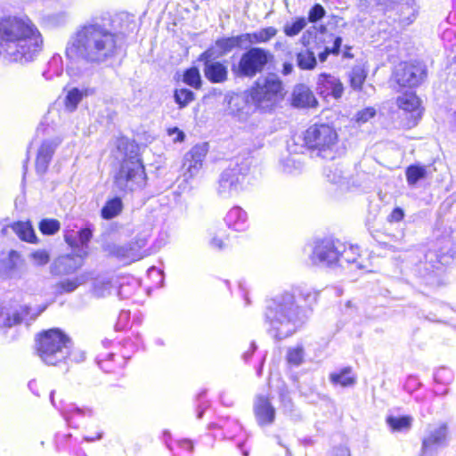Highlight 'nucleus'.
Masks as SVG:
<instances>
[{"instance_id": "c9c22d12", "label": "nucleus", "mask_w": 456, "mask_h": 456, "mask_svg": "<svg viewBox=\"0 0 456 456\" xmlns=\"http://www.w3.org/2000/svg\"><path fill=\"white\" fill-rule=\"evenodd\" d=\"M63 72L62 57L60 54H54L47 64V69L43 72L46 80H51L55 77H60Z\"/></svg>"}, {"instance_id": "aec40b11", "label": "nucleus", "mask_w": 456, "mask_h": 456, "mask_svg": "<svg viewBox=\"0 0 456 456\" xmlns=\"http://www.w3.org/2000/svg\"><path fill=\"white\" fill-rule=\"evenodd\" d=\"M61 142V139L58 137L46 139L42 142L36 157L37 173L43 175L47 171L55 150L60 145Z\"/></svg>"}, {"instance_id": "2f4dec72", "label": "nucleus", "mask_w": 456, "mask_h": 456, "mask_svg": "<svg viewBox=\"0 0 456 456\" xmlns=\"http://www.w3.org/2000/svg\"><path fill=\"white\" fill-rule=\"evenodd\" d=\"M303 157L300 155H289L281 160V168L286 174L297 175L303 170Z\"/></svg>"}, {"instance_id": "e433bc0d", "label": "nucleus", "mask_w": 456, "mask_h": 456, "mask_svg": "<svg viewBox=\"0 0 456 456\" xmlns=\"http://www.w3.org/2000/svg\"><path fill=\"white\" fill-rule=\"evenodd\" d=\"M88 89H79L77 87L69 90L65 97L66 108L70 111L75 110L83 97L88 94Z\"/></svg>"}, {"instance_id": "603ef678", "label": "nucleus", "mask_w": 456, "mask_h": 456, "mask_svg": "<svg viewBox=\"0 0 456 456\" xmlns=\"http://www.w3.org/2000/svg\"><path fill=\"white\" fill-rule=\"evenodd\" d=\"M20 322L19 315L12 316L5 310L0 309V327H12Z\"/></svg>"}, {"instance_id": "2eb2a0df", "label": "nucleus", "mask_w": 456, "mask_h": 456, "mask_svg": "<svg viewBox=\"0 0 456 456\" xmlns=\"http://www.w3.org/2000/svg\"><path fill=\"white\" fill-rule=\"evenodd\" d=\"M419 5L418 0H407L403 3L393 6L387 10L389 18H393L394 21L398 23L402 28H405L412 24L419 15Z\"/></svg>"}, {"instance_id": "423d86ee", "label": "nucleus", "mask_w": 456, "mask_h": 456, "mask_svg": "<svg viewBox=\"0 0 456 456\" xmlns=\"http://www.w3.org/2000/svg\"><path fill=\"white\" fill-rule=\"evenodd\" d=\"M146 184V174L141 159L136 152L131 151L122 161L120 168L114 176V186L123 192L142 190Z\"/></svg>"}, {"instance_id": "864d4df0", "label": "nucleus", "mask_w": 456, "mask_h": 456, "mask_svg": "<svg viewBox=\"0 0 456 456\" xmlns=\"http://www.w3.org/2000/svg\"><path fill=\"white\" fill-rule=\"evenodd\" d=\"M69 20V14L66 12L53 13L47 17L50 25L59 27L65 25Z\"/></svg>"}, {"instance_id": "c85d7f7f", "label": "nucleus", "mask_w": 456, "mask_h": 456, "mask_svg": "<svg viewBox=\"0 0 456 456\" xmlns=\"http://www.w3.org/2000/svg\"><path fill=\"white\" fill-rule=\"evenodd\" d=\"M330 381L335 386L343 387H352L356 382V376L354 374L351 367H345L339 371H334L330 374Z\"/></svg>"}, {"instance_id": "b1692460", "label": "nucleus", "mask_w": 456, "mask_h": 456, "mask_svg": "<svg viewBox=\"0 0 456 456\" xmlns=\"http://www.w3.org/2000/svg\"><path fill=\"white\" fill-rule=\"evenodd\" d=\"M109 252L119 260L126 263L140 260L148 255L145 253H139L131 241L125 245L110 246Z\"/></svg>"}, {"instance_id": "7ed1b4c3", "label": "nucleus", "mask_w": 456, "mask_h": 456, "mask_svg": "<svg viewBox=\"0 0 456 456\" xmlns=\"http://www.w3.org/2000/svg\"><path fill=\"white\" fill-rule=\"evenodd\" d=\"M42 49V35L29 19L14 17L0 22V57L4 61L28 63Z\"/></svg>"}, {"instance_id": "f8f14e48", "label": "nucleus", "mask_w": 456, "mask_h": 456, "mask_svg": "<svg viewBox=\"0 0 456 456\" xmlns=\"http://www.w3.org/2000/svg\"><path fill=\"white\" fill-rule=\"evenodd\" d=\"M448 434V426L445 423L429 426L422 438L421 455H436L439 450L446 446Z\"/></svg>"}, {"instance_id": "39448f33", "label": "nucleus", "mask_w": 456, "mask_h": 456, "mask_svg": "<svg viewBox=\"0 0 456 456\" xmlns=\"http://www.w3.org/2000/svg\"><path fill=\"white\" fill-rule=\"evenodd\" d=\"M251 161L248 158H234L220 174L216 183V193L222 199L237 197L246 188V178Z\"/></svg>"}, {"instance_id": "f704fd0d", "label": "nucleus", "mask_w": 456, "mask_h": 456, "mask_svg": "<svg viewBox=\"0 0 456 456\" xmlns=\"http://www.w3.org/2000/svg\"><path fill=\"white\" fill-rule=\"evenodd\" d=\"M12 229L18 235V237L29 243L37 242V236L34 229L28 222H18L12 225Z\"/></svg>"}, {"instance_id": "13d9d810", "label": "nucleus", "mask_w": 456, "mask_h": 456, "mask_svg": "<svg viewBox=\"0 0 456 456\" xmlns=\"http://www.w3.org/2000/svg\"><path fill=\"white\" fill-rule=\"evenodd\" d=\"M133 245H134L135 248L139 253H145L147 254L146 250L144 249L145 246L148 242V238L146 235L142 236H137L134 240L131 241Z\"/></svg>"}, {"instance_id": "dca6fc26", "label": "nucleus", "mask_w": 456, "mask_h": 456, "mask_svg": "<svg viewBox=\"0 0 456 456\" xmlns=\"http://www.w3.org/2000/svg\"><path fill=\"white\" fill-rule=\"evenodd\" d=\"M342 37L331 33L322 32L314 37V48L321 62L326 61L330 54L338 55L342 45Z\"/></svg>"}, {"instance_id": "bf43d9fd", "label": "nucleus", "mask_w": 456, "mask_h": 456, "mask_svg": "<svg viewBox=\"0 0 456 456\" xmlns=\"http://www.w3.org/2000/svg\"><path fill=\"white\" fill-rule=\"evenodd\" d=\"M209 245L212 248L220 250L224 248L225 243L222 237H220L216 234H213V236L211 237V239L209 240Z\"/></svg>"}, {"instance_id": "37998d69", "label": "nucleus", "mask_w": 456, "mask_h": 456, "mask_svg": "<svg viewBox=\"0 0 456 456\" xmlns=\"http://www.w3.org/2000/svg\"><path fill=\"white\" fill-rule=\"evenodd\" d=\"M367 73L362 66H354L349 74L351 86L357 90L360 89L365 81Z\"/></svg>"}, {"instance_id": "bb28decb", "label": "nucleus", "mask_w": 456, "mask_h": 456, "mask_svg": "<svg viewBox=\"0 0 456 456\" xmlns=\"http://www.w3.org/2000/svg\"><path fill=\"white\" fill-rule=\"evenodd\" d=\"M292 102L296 107H314L317 101L312 91L304 85L297 86L292 94Z\"/></svg>"}, {"instance_id": "20e7f679", "label": "nucleus", "mask_w": 456, "mask_h": 456, "mask_svg": "<svg viewBox=\"0 0 456 456\" xmlns=\"http://www.w3.org/2000/svg\"><path fill=\"white\" fill-rule=\"evenodd\" d=\"M71 339L59 329L41 333L36 340L37 354L46 365L58 366L68 363Z\"/></svg>"}, {"instance_id": "8fccbe9b", "label": "nucleus", "mask_w": 456, "mask_h": 456, "mask_svg": "<svg viewBox=\"0 0 456 456\" xmlns=\"http://www.w3.org/2000/svg\"><path fill=\"white\" fill-rule=\"evenodd\" d=\"M29 257L33 261V264L37 266L45 265L50 261V255L45 249H38V250L33 251L29 255Z\"/></svg>"}, {"instance_id": "de8ad7c7", "label": "nucleus", "mask_w": 456, "mask_h": 456, "mask_svg": "<svg viewBox=\"0 0 456 456\" xmlns=\"http://www.w3.org/2000/svg\"><path fill=\"white\" fill-rule=\"evenodd\" d=\"M61 224L55 219H43L39 224V230L43 234L53 235L60 230Z\"/></svg>"}, {"instance_id": "f3484780", "label": "nucleus", "mask_w": 456, "mask_h": 456, "mask_svg": "<svg viewBox=\"0 0 456 456\" xmlns=\"http://www.w3.org/2000/svg\"><path fill=\"white\" fill-rule=\"evenodd\" d=\"M208 151L207 143L198 144L184 155L182 168L186 180L192 178L199 173Z\"/></svg>"}, {"instance_id": "412c9836", "label": "nucleus", "mask_w": 456, "mask_h": 456, "mask_svg": "<svg viewBox=\"0 0 456 456\" xmlns=\"http://www.w3.org/2000/svg\"><path fill=\"white\" fill-rule=\"evenodd\" d=\"M254 414L259 426H268L275 419V408L270 400L264 395H257L254 402Z\"/></svg>"}, {"instance_id": "0eeeda50", "label": "nucleus", "mask_w": 456, "mask_h": 456, "mask_svg": "<svg viewBox=\"0 0 456 456\" xmlns=\"http://www.w3.org/2000/svg\"><path fill=\"white\" fill-rule=\"evenodd\" d=\"M305 143L308 149L316 151L323 159H333L337 143L338 134L329 125H314L305 133Z\"/></svg>"}, {"instance_id": "4468645a", "label": "nucleus", "mask_w": 456, "mask_h": 456, "mask_svg": "<svg viewBox=\"0 0 456 456\" xmlns=\"http://www.w3.org/2000/svg\"><path fill=\"white\" fill-rule=\"evenodd\" d=\"M396 105L401 110L408 115L407 126L409 127L416 126L423 113L421 101L416 94L413 92H408L398 96L396 99Z\"/></svg>"}, {"instance_id": "a211bd4d", "label": "nucleus", "mask_w": 456, "mask_h": 456, "mask_svg": "<svg viewBox=\"0 0 456 456\" xmlns=\"http://www.w3.org/2000/svg\"><path fill=\"white\" fill-rule=\"evenodd\" d=\"M414 257L419 259V262L415 263L416 273L420 277L432 280L434 278L433 274L439 268L441 262L436 252L428 250L425 253L423 250H418L414 252Z\"/></svg>"}, {"instance_id": "79ce46f5", "label": "nucleus", "mask_w": 456, "mask_h": 456, "mask_svg": "<svg viewBox=\"0 0 456 456\" xmlns=\"http://www.w3.org/2000/svg\"><path fill=\"white\" fill-rule=\"evenodd\" d=\"M324 175L327 180L337 185H343L346 183L344 172L338 167L330 166L325 168Z\"/></svg>"}, {"instance_id": "9d476101", "label": "nucleus", "mask_w": 456, "mask_h": 456, "mask_svg": "<svg viewBox=\"0 0 456 456\" xmlns=\"http://www.w3.org/2000/svg\"><path fill=\"white\" fill-rule=\"evenodd\" d=\"M342 249H344V244L338 240L330 239L317 240L314 242L309 258L313 265L324 267H333L344 258L348 262L354 261L346 256L352 250L342 254Z\"/></svg>"}, {"instance_id": "9b49d317", "label": "nucleus", "mask_w": 456, "mask_h": 456, "mask_svg": "<svg viewBox=\"0 0 456 456\" xmlns=\"http://www.w3.org/2000/svg\"><path fill=\"white\" fill-rule=\"evenodd\" d=\"M393 77L401 87H415L427 77V69L421 62H401L395 67Z\"/></svg>"}, {"instance_id": "6e6d98bb", "label": "nucleus", "mask_w": 456, "mask_h": 456, "mask_svg": "<svg viewBox=\"0 0 456 456\" xmlns=\"http://www.w3.org/2000/svg\"><path fill=\"white\" fill-rule=\"evenodd\" d=\"M349 250H352V251L350 253H348L346 255V256L349 257L350 259H354V261L348 262L344 258L341 261H338L337 265H339L340 266H343L344 263H346L348 265H356V267L361 269L362 265L357 262V257L355 256L356 251H357L356 248L350 247L349 248L346 249V247L344 246V249H342V254H344L346 251H349Z\"/></svg>"}, {"instance_id": "e2e57ef3", "label": "nucleus", "mask_w": 456, "mask_h": 456, "mask_svg": "<svg viewBox=\"0 0 456 456\" xmlns=\"http://www.w3.org/2000/svg\"><path fill=\"white\" fill-rule=\"evenodd\" d=\"M330 456H350L349 450L346 447L335 448Z\"/></svg>"}, {"instance_id": "ea45409f", "label": "nucleus", "mask_w": 456, "mask_h": 456, "mask_svg": "<svg viewBox=\"0 0 456 456\" xmlns=\"http://www.w3.org/2000/svg\"><path fill=\"white\" fill-rule=\"evenodd\" d=\"M86 282L84 275L77 276L72 279H65L56 284V289L60 293H69L74 291L79 285Z\"/></svg>"}, {"instance_id": "6e6552de", "label": "nucleus", "mask_w": 456, "mask_h": 456, "mask_svg": "<svg viewBox=\"0 0 456 456\" xmlns=\"http://www.w3.org/2000/svg\"><path fill=\"white\" fill-rule=\"evenodd\" d=\"M250 96L258 108L269 110L284 96L282 82L274 74L259 77L251 88Z\"/></svg>"}, {"instance_id": "f03ea898", "label": "nucleus", "mask_w": 456, "mask_h": 456, "mask_svg": "<svg viewBox=\"0 0 456 456\" xmlns=\"http://www.w3.org/2000/svg\"><path fill=\"white\" fill-rule=\"evenodd\" d=\"M317 296L316 290L305 285L276 295L265 314L268 333L278 340L293 335L308 319Z\"/></svg>"}, {"instance_id": "052dcab7", "label": "nucleus", "mask_w": 456, "mask_h": 456, "mask_svg": "<svg viewBox=\"0 0 456 456\" xmlns=\"http://www.w3.org/2000/svg\"><path fill=\"white\" fill-rule=\"evenodd\" d=\"M404 216L403 210L400 208H395L390 215L387 216V221L392 222H399L401 221Z\"/></svg>"}, {"instance_id": "69168bd1", "label": "nucleus", "mask_w": 456, "mask_h": 456, "mask_svg": "<svg viewBox=\"0 0 456 456\" xmlns=\"http://www.w3.org/2000/svg\"><path fill=\"white\" fill-rule=\"evenodd\" d=\"M176 134V137L174 138L175 142H183L184 139V134L181 130H179L177 127H175L173 129L169 130V134Z\"/></svg>"}, {"instance_id": "7c9ffc66", "label": "nucleus", "mask_w": 456, "mask_h": 456, "mask_svg": "<svg viewBox=\"0 0 456 456\" xmlns=\"http://www.w3.org/2000/svg\"><path fill=\"white\" fill-rule=\"evenodd\" d=\"M20 261V254L12 250L8 256L0 260V276H13Z\"/></svg>"}, {"instance_id": "338daca9", "label": "nucleus", "mask_w": 456, "mask_h": 456, "mask_svg": "<svg viewBox=\"0 0 456 456\" xmlns=\"http://www.w3.org/2000/svg\"><path fill=\"white\" fill-rule=\"evenodd\" d=\"M239 288L241 290L243 297L245 298L246 305H248L249 304V299L248 297V290H247L246 283L242 282V281H240L239 282Z\"/></svg>"}, {"instance_id": "3c124183", "label": "nucleus", "mask_w": 456, "mask_h": 456, "mask_svg": "<svg viewBox=\"0 0 456 456\" xmlns=\"http://www.w3.org/2000/svg\"><path fill=\"white\" fill-rule=\"evenodd\" d=\"M376 110L372 107L365 108L359 110L355 115V122L358 125H362L370 121L376 116Z\"/></svg>"}, {"instance_id": "f257e3e1", "label": "nucleus", "mask_w": 456, "mask_h": 456, "mask_svg": "<svg viewBox=\"0 0 456 456\" xmlns=\"http://www.w3.org/2000/svg\"><path fill=\"white\" fill-rule=\"evenodd\" d=\"M118 52V35L95 20L80 26L65 48L67 71L79 75L85 65H101L113 60Z\"/></svg>"}, {"instance_id": "a18cd8bd", "label": "nucleus", "mask_w": 456, "mask_h": 456, "mask_svg": "<svg viewBox=\"0 0 456 456\" xmlns=\"http://www.w3.org/2000/svg\"><path fill=\"white\" fill-rule=\"evenodd\" d=\"M183 82L188 86L200 89L201 86V77L197 68H191L184 72Z\"/></svg>"}, {"instance_id": "393cba45", "label": "nucleus", "mask_w": 456, "mask_h": 456, "mask_svg": "<svg viewBox=\"0 0 456 456\" xmlns=\"http://www.w3.org/2000/svg\"><path fill=\"white\" fill-rule=\"evenodd\" d=\"M229 228L237 232L245 231L248 227V215L240 207L232 208L224 217Z\"/></svg>"}, {"instance_id": "6ab92c4d", "label": "nucleus", "mask_w": 456, "mask_h": 456, "mask_svg": "<svg viewBox=\"0 0 456 456\" xmlns=\"http://www.w3.org/2000/svg\"><path fill=\"white\" fill-rule=\"evenodd\" d=\"M86 250L79 249V254H67L59 256L53 265V273L58 275L69 274L82 266Z\"/></svg>"}, {"instance_id": "1a4fd4ad", "label": "nucleus", "mask_w": 456, "mask_h": 456, "mask_svg": "<svg viewBox=\"0 0 456 456\" xmlns=\"http://www.w3.org/2000/svg\"><path fill=\"white\" fill-rule=\"evenodd\" d=\"M270 51L261 47H251L243 53L238 63L232 65V72L237 77L252 78L261 73L272 61Z\"/></svg>"}, {"instance_id": "49530a36", "label": "nucleus", "mask_w": 456, "mask_h": 456, "mask_svg": "<svg viewBox=\"0 0 456 456\" xmlns=\"http://www.w3.org/2000/svg\"><path fill=\"white\" fill-rule=\"evenodd\" d=\"M337 77L327 75L321 74L318 77V89L322 94L330 95V91L331 90L333 84L337 81Z\"/></svg>"}, {"instance_id": "c03bdc74", "label": "nucleus", "mask_w": 456, "mask_h": 456, "mask_svg": "<svg viewBox=\"0 0 456 456\" xmlns=\"http://www.w3.org/2000/svg\"><path fill=\"white\" fill-rule=\"evenodd\" d=\"M175 101L179 105V108H184L194 100V94L192 91L186 88H180L175 91Z\"/></svg>"}, {"instance_id": "72a5a7b5", "label": "nucleus", "mask_w": 456, "mask_h": 456, "mask_svg": "<svg viewBox=\"0 0 456 456\" xmlns=\"http://www.w3.org/2000/svg\"><path fill=\"white\" fill-rule=\"evenodd\" d=\"M123 209V202L119 197H115L106 201L101 210V216L105 220H110L118 216Z\"/></svg>"}, {"instance_id": "c756f323", "label": "nucleus", "mask_w": 456, "mask_h": 456, "mask_svg": "<svg viewBox=\"0 0 456 456\" xmlns=\"http://www.w3.org/2000/svg\"><path fill=\"white\" fill-rule=\"evenodd\" d=\"M93 235V231L90 227L81 229L76 235L71 233L65 234V241L72 248L81 246L80 249L86 250L87 243L90 241Z\"/></svg>"}, {"instance_id": "a878e982", "label": "nucleus", "mask_w": 456, "mask_h": 456, "mask_svg": "<svg viewBox=\"0 0 456 456\" xmlns=\"http://www.w3.org/2000/svg\"><path fill=\"white\" fill-rule=\"evenodd\" d=\"M245 43L243 34L236 37H221L215 43L214 49L215 57H220L232 52L234 48L240 47Z\"/></svg>"}, {"instance_id": "cd10ccee", "label": "nucleus", "mask_w": 456, "mask_h": 456, "mask_svg": "<svg viewBox=\"0 0 456 456\" xmlns=\"http://www.w3.org/2000/svg\"><path fill=\"white\" fill-rule=\"evenodd\" d=\"M277 32L278 30L276 28L267 27L252 33H245L243 34V37L245 38V43H248L250 45L265 44L274 37L277 35Z\"/></svg>"}, {"instance_id": "5701e85b", "label": "nucleus", "mask_w": 456, "mask_h": 456, "mask_svg": "<svg viewBox=\"0 0 456 456\" xmlns=\"http://www.w3.org/2000/svg\"><path fill=\"white\" fill-rule=\"evenodd\" d=\"M53 395L54 391H52L50 394V401L52 404L61 411V415L69 425H71L73 419L91 418L94 416V409L88 406L79 407L74 403H67L60 407L56 406Z\"/></svg>"}, {"instance_id": "4c0bfd02", "label": "nucleus", "mask_w": 456, "mask_h": 456, "mask_svg": "<svg viewBox=\"0 0 456 456\" xmlns=\"http://www.w3.org/2000/svg\"><path fill=\"white\" fill-rule=\"evenodd\" d=\"M427 167L421 165H411L406 168L405 175L409 185H415L419 180L427 177Z\"/></svg>"}, {"instance_id": "09e8293b", "label": "nucleus", "mask_w": 456, "mask_h": 456, "mask_svg": "<svg viewBox=\"0 0 456 456\" xmlns=\"http://www.w3.org/2000/svg\"><path fill=\"white\" fill-rule=\"evenodd\" d=\"M304 359V349L302 346L289 348L287 353V360L289 363L298 366Z\"/></svg>"}, {"instance_id": "774afa93", "label": "nucleus", "mask_w": 456, "mask_h": 456, "mask_svg": "<svg viewBox=\"0 0 456 456\" xmlns=\"http://www.w3.org/2000/svg\"><path fill=\"white\" fill-rule=\"evenodd\" d=\"M294 69V66L292 63L289 62H284L283 68H282V74L283 75H289Z\"/></svg>"}, {"instance_id": "4be33fe9", "label": "nucleus", "mask_w": 456, "mask_h": 456, "mask_svg": "<svg viewBox=\"0 0 456 456\" xmlns=\"http://www.w3.org/2000/svg\"><path fill=\"white\" fill-rule=\"evenodd\" d=\"M310 29H308L305 33L303 34L301 37V42L303 45L305 46L306 48L305 50L298 52L296 56L297 67L300 69L304 70L314 69L317 65V60L314 53L316 48H314V45L313 46H310Z\"/></svg>"}, {"instance_id": "4d7b16f0", "label": "nucleus", "mask_w": 456, "mask_h": 456, "mask_svg": "<svg viewBox=\"0 0 456 456\" xmlns=\"http://www.w3.org/2000/svg\"><path fill=\"white\" fill-rule=\"evenodd\" d=\"M86 359V354L80 349H72L70 346V354L68 356V362H81Z\"/></svg>"}, {"instance_id": "0e129e2a", "label": "nucleus", "mask_w": 456, "mask_h": 456, "mask_svg": "<svg viewBox=\"0 0 456 456\" xmlns=\"http://www.w3.org/2000/svg\"><path fill=\"white\" fill-rule=\"evenodd\" d=\"M177 444L180 448L186 450L188 452H191L193 449L191 441L187 439L178 441Z\"/></svg>"}, {"instance_id": "473e14b6", "label": "nucleus", "mask_w": 456, "mask_h": 456, "mask_svg": "<svg viewBox=\"0 0 456 456\" xmlns=\"http://www.w3.org/2000/svg\"><path fill=\"white\" fill-rule=\"evenodd\" d=\"M386 422L392 432H404L411 429L413 418L410 415L405 416H387Z\"/></svg>"}, {"instance_id": "a19ab883", "label": "nucleus", "mask_w": 456, "mask_h": 456, "mask_svg": "<svg viewBox=\"0 0 456 456\" xmlns=\"http://www.w3.org/2000/svg\"><path fill=\"white\" fill-rule=\"evenodd\" d=\"M307 25L305 17H298L293 22H287L283 27V32L287 37L297 36Z\"/></svg>"}, {"instance_id": "680f3d73", "label": "nucleus", "mask_w": 456, "mask_h": 456, "mask_svg": "<svg viewBox=\"0 0 456 456\" xmlns=\"http://www.w3.org/2000/svg\"><path fill=\"white\" fill-rule=\"evenodd\" d=\"M342 94H343V85L339 81V79H337L335 84H333L331 90L330 91V94L332 95L334 98L338 99L342 96Z\"/></svg>"}, {"instance_id": "58836bf2", "label": "nucleus", "mask_w": 456, "mask_h": 456, "mask_svg": "<svg viewBox=\"0 0 456 456\" xmlns=\"http://www.w3.org/2000/svg\"><path fill=\"white\" fill-rule=\"evenodd\" d=\"M114 289L112 281L109 278H97L93 284V294L96 297H105L111 294Z\"/></svg>"}, {"instance_id": "5fc2aeb1", "label": "nucleus", "mask_w": 456, "mask_h": 456, "mask_svg": "<svg viewBox=\"0 0 456 456\" xmlns=\"http://www.w3.org/2000/svg\"><path fill=\"white\" fill-rule=\"evenodd\" d=\"M326 14L325 9L320 4H315L308 12V21L314 23L322 20Z\"/></svg>"}, {"instance_id": "ddd939ff", "label": "nucleus", "mask_w": 456, "mask_h": 456, "mask_svg": "<svg viewBox=\"0 0 456 456\" xmlns=\"http://www.w3.org/2000/svg\"><path fill=\"white\" fill-rule=\"evenodd\" d=\"M214 49H208L201 53L200 60L204 61V76L211 83L223 84L228 79V68L224 63L214 61Z\"/></svg>"}]
</instances>
